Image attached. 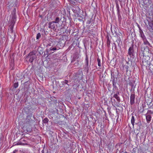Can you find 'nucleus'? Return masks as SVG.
Wrapping results in <instances>:
<instances>
[{
  "mask_svg": "<svg viewBox=\"0 0 153 153\" xmlns=\"http://www.w3.org/2000/svg\"><path fill=\"white\" fill-rule=\"evenodd\" d=\"M144 50L146 51H148L149 52V48H148L147 47H146V48H145L144 49Z\"/></svg>",
  "mask_w": 153,
  "mask_h": 153,
  "instance_id": "26",
  "label": "nucleus"
},
{
  "mask_svg": "<svg viewBox=\"0 0 153 153\" xmlns=\"http://www.w3.org/2000/svg\"><path fill=\"white\" fill-rule=\"evenodd\" d=\"M70 1H71V3L73 4H75V2L74 1H76L77 2L78 0H70Z\"/></svg>",
  "mask_w": 153,
  "mask_h": 153,
  "instance_id": "23",
  "label": "nucleus"
},
{
  "mask_svg": "<svg viewBox=\"0 0 153 153\" xmlns=\"http://www.w3.org/2000/svg\"><path fill=\"white\" fill-rule=\"evenodd\" d=\"M123 0H119V1L120 2H121Z\"/></svg>",
  "mask_w": 153,
  "mask_h": 153,
  "instance_id": "31",
  "label": "nucleus"
},
{
  "mask_svg": "<svg viewBox=\"0 0 153 153\" xmlns=\"http://www.w3.org/2000/svg\"><path fill=\"white\" fill-rule=\"evenodd\" d=\"M48 121V119L47 118H45L43 120V123H47Z\"/></svg>",
  "mask_w": 153,
  "mask_h": 153,
  "instance_id": "15",
  "label": "nucleus"
},
{
  "mask_svg": "<svg viewBox=\"0 0 153 153\" xmlns=\"http://www.w3.org/2000/svg\"><path fill=\"white\" fill-rule=\"evenodd\" d=\"M13 27H10V30H11V32H13Z\"/></svg>",
  "mask_w": 153,
  "mask_h": 153,
  "instance_id": "29",
  "label": "nucleus"
},
{
  "mask_svg": "<svg viewBox=\"0 0 153 153\" xmlns=\"http://www.w3.org/2000/svg\"><path fill=\"white\" fill-rule=\"evenodd\" d=\"M112 98H113V97H112V98H111V100H112Z\"/></svg>",
  "mask_w": 153,
  "mask_h": 153,
  "instance_id": "33",
  "label": "nucleus"
},
{
  "mask_svg": "<svg viewBox=\"0 0 153 153\" xmlns=\"http://www.w3.org/2000/svg\"><path fill=\"white\" fill-rule=\"evenodd\" d=\"M12 19H13V21H14L16 20V17L15 16V14H12Z\"/></svg>",
  "mask_w": 153,
  "mask_h": 153,
  "instance_id": "22",
  "label": "nucleus"
},
{
  "mask_svg": "<svg viewBox=\"0 0 153 153\" xmlns=\"http://www.w3.org/2000/svg\"><path fill=\"white\" fill-rule=\"evenodd\" d=\"M147 122L148 123H149L151 120V116L150 114H147L146 117Z\"/></svg>",
  "mask_w": 153,
  "mask_h": 153,
  "instance_id": "7",
  "label": "nucleus"
},
{
  "mask_svg": "<svg viewBox=\"0 0 153 153\" xmlns=\"http://www.w3.org/2000/svg\"><path fill=\"white\" fill-rule=\"evenodd\" d=\"M25 144L23 143L22 142H19L18 143H16L15 144V145H25Z\"/></svg>",
  "mask_w": 153,
  "mask_h": 153,
  "instance_id": "21",
  "label": "nucleus"
},
{
  "mask_svg": "<svg viewBox=\"0 0 153 153\" xmlns=\"http://www.w3.org/2000/svg\"><path fill=\"white\" fill-rule=\"evenodd\" d=\"M68 82V81L67 80H65V83L67 84V83Z\"/></svg>",
  "mask_w": 153,
  "mask_h": 153,
  "instance_id": "28",
  "label": "nucleus"
},
{
  "mask_svg": "<svg viewBox=\"0 0 153 153\" xmlns=\"http://www.w3.org/2000/svg\"><path fill=\"white\" fill-rule=\"evenodd\" d=\"M41 37V34L40 33H37L36 36V38L37 39H38Z\"/></svg>",
  "mask_w": 153,
  "mask_h": 153,
  "instance_id": "18",
  "label": "nucleus"
},
{
  "mask_svg": "<svg viewBox=\"0 0 153 153\" xmlns=\"http://www.w3.org/2000/svg\"><path fill=\"white\" fill-rule=\"evenodd\" d=\"M139 30L140 37L142 38V39H143L146 37L145 36L144 34L143 31L141 30V29L140 27L139 28Z\"/></svg>",
  "mask_w": 153,
  "mask_h": 153,
  "instance_id": "6",
  "label": "nucleus"
},
{
  "mask_svg": "<svg viewBox=\"0 0 153 153\" xmlns=\"http://www.w3.org/2000/svg\"><path fill=\"white\" fill-rule=\"evenodd\" d=\"M32 120L30 116H28L27 117L25 122L26 123L28 124L31 122Z\"/></svg>",
  "mask_w": 153,
  "mask_h": 153,
  "instance_id": "9",
  "label": "nucleus"
},
{
  "mask_svg": "<svg viewBox=\"0 0 153 153\" xmlns=\"http://www.w3.org/2000/svg\"><path fill=\"white\" fill-rule=\"evenodd\" d=\"M134 116H132L131 120V122L133 127H134Z\"/></svg>",
  "mask_w": 153,
  "mask_h": 153,
  "instance_id": "12",
  "label": "nucleus"
},
{
  "mask_svg": "<svg viewBox=\"0 0 153 153\" xmlns=\"http://www.w3.org/2000/svg\"><path fill=\"white\" fill-rule=\"evenodd\" d=\"M50 49L51 51H55L56 50V48L55 47L51 48Z\"/></svg>",
  "mask_w": 153,
  "mask_h": 153,
  "instance_id": "25",
  "label": "nucleus"
},
{
  "mask_svg": "<svg viewBox=\"0 0 153 153\" xmlns=\"http://www.w3.org/2000/svg\"><path fill=\"white\" fill-rule=\"evenodd\" d=\"M16 8H15L13 10V11L12 12V14H16Z\"/></svg>",
  "mask_w": 153,
  "mask_h": 153,
  "instance_id": "24",
  "label": "nucleus"
},
{
  "mask_svg": "<svg viewBox=\"0 0 153 153\" xmlns=\"http://www.w3.org/2000/svg\"><path fill=\"white\" fill-rule=\"evenodd\" d=\"M143 41L145 45H147L149 46L150 45V44L148 41L147 40L146 37L143 39Z\"/></svg>",
  "mask_w": 153,
  "mask_h": 153,
  "instance_id": "8",
  "label": "nucleus"
},
{
  "mask_svg": "<svg viewBox=\"0 0 153 153\" xmlns=\"http://www.w3.org/2000/svg\"><path fill=\"white\" fill-rule=\"evenodd\" d=\"M149 25L151 29L152 30H153V24L152 22H149Z\"/></svg>",
  "mask_w": 153,
  "mask_h": 153,
  "instance_id": "14",
  "label": "nucleus"
},
{
  "mask_svg": "<svg viewBox=\"0 0 153 153\" xmlns=\"http://www.w3.org/2000/svg\"><path fill=\"white\" fill-rule=\"evenodd\" d=\"M85 65L86 67L88 68V58L87 56L86 58L85 59Z\"/></svg>",
  "mask_w": 153,
  "mask_h": 153,
  "instance_id": "13",
  "label": "nucleus"
},
{
  "mask_svg": "<svg viewBox=\"0 0 153 153\" xmlns=\"http://www.w3.org/2000/svg\"><path fill=\"white\" fill-rule=\"evenodd\" d=\"M117 100L118 102H120V97L118 96L117 94H115L114 95V97Z\"/></svg>",
  "mask_w": 153,
  "mask_h": 153,
  "instance_id": "10",
  "label": "nucleus"
},
{
  "mask_svg": "<svg viewBox=\"0 0 153 153\" xmlns=\"http://www.w3.org/2000/svg\"><path fill=\"white\" fill-rule=\"evenodd\" d=\"M153 114V111H152L151 110H149L148 111L146 114H150L151 115V114Z\"/></svg>",
  "mask_w": 153,
  "mask_h": 153,
  "instance_id": "17",
  "label": "nucleus"
},
{
  "mask_svg": "<svg viewBox=\"0 0 153 153\" xmlns=\"http://www.w3.org/2000/svg\"><path fill=\"white\" fill-rule=\"evenodd\" d=\"M24 77V76L23 75L22 76H21V77H20V79H22L23 78V77Z\"/></svg>",
  "mask_w": 153,
  "mask_h": 153,
  "instance_id": "30",
  "label": "nucleus"
},
{
  "mask_svg": "<svg viewBox=\"0 0 153 153\" xmlns=\"http://www.w3.org/2000/svg\"><path fill=\"white\" fill-rule=\"evenodd\" d=\"M61 18L59 17H56L54 21H53L55 23L59 24L60 22L61 21Z\"/></svg>",
  "mask_w": 153,
  "mask_h": 153,
  "instance_id": "5",
  "label": "nucleus"
},
{
  "mask_svg": "<svg viewBox=\"0 0 153 153\" xmlns=\"http://www.w3.org/2000/svg\"><path fill=\"white\" fill-rule=\"evenodd\" d=\"M13 86L14 88H17L18 86V82L15 83L13 85Z\"/></svg>",
  "mask_w": 153,
  "mask_h": 153,
  "instance_id": "20",
  "label": "nucleus"
},
{
  "mask_svg": "<svg viewBox=\"0 0 153 153\" xmlns=\"http://www.w3.org/2000/svg\"><path fill=\"white\" fill-rule=\"evenodd\" d=\"M149 67L150 70L151 71L152 70H153V65H152L151 64H149Z\"/></svg>",
  "mask_w": 153,
  "mask_h": 153,
  "instance_id": "19",
  "label": "nucleus"
},
{
  "mask_svg": "<svg viewBox=\"0 0 153 153\" xmlns=\"http://www.w3.org/2000/svg\"><path fill=\"white\" fill-rule=\"evenodd\" d=\"M27 57L29 58V61L30 63H32L33 62V60L36 58V55H29Z\"/></svg>",
  "mask_w": 153,
  "mask_h": 153,
  "instance_id": "2",
  "label": "nucleus"
},
{
  "mask_svg": "<svg viewBox=\"0 0 153 153\" xmlns=\"http://www.w3.org/2000/svg\"><path fill=\"white\" fill-rule=\"evenodd\" d=\"M18 151V150H16V149H15V150L13 152V153H16V152H17Z\"/></svg>",
  "mask_w": 153,
  "mask_h": 153,
  "instance_id": "27",
  "label": "nucleus"
},
{
  "mask_svg": "<svg viewBox=\"0 0 153 153\" xmlns=\"http://www.w3.org/2000/svg\"><path fill=\"white\" fill-rule=\"evenodd\" d=\"M55 23L53 21L49 22L48 24V27L49 28L54 29L55 27Z\"/></svg>",
  "mask_w": 153,
  "mask_h": 153,
  "instance_id": "4",
  "label": "nucleus"
},
{
  "mask_svg": "<svg viewBox=\"0 0 153 153\" xmlns=\"http://www.w3.org/2000/svg\"><path fill=\"white\" fill-rule=\"evenodd\" d=\"M135 98V96L134 94H131L130 100V104L131 105H132L134 103V100Z\"/></svg>",
  "mask_w": 153,
  "mask_h": 153,
  "instance_id": "3",
  "label": "nucleus"
},
{
  "mask_svg": "<svg viewBox=\"0 0 153 153\" xmlns=\"http://www.w3.org/2000/svg\"><path fill=\"white\" fill-rule=\"evenodd\" d=\"M152 22H153V20L152 21Z\"/></svg>",
  "mask_w": 153,
  "mask_h": 153,
  "instance_id": "34",
  "label": "nucleus"
},
{
  "mask_svg": "<svg viewBox=\"0 0 153 153\" xmlns=\"http://www.w3.org/2000/svg\"><path fill=\"white\" fill-rule=\"evenodd\" d=\"M30 153L29 152V153Z\"/></svg>",
  "mask_w": 153,
  "mask_h": 153,
  "instance_id": "35",
  "label": "nucleus"
},
{
  "mask_svg": "<svg viewBox=\"0 0 153 153\" xmlns=\"http://www.w3.org/2000/svg\"><path fill=\"white\" fill-rule=\"evenodd\" d=\"M97 61L98 62V66L99 67H100L101 66L100 59L99 58H98L97 59Z\"/></svg>",
  "mask_w": 153,
  "mask_h": 153,
  "instance_id": "16",
  "label": "nucleus"
},
{
  "mask_svg": "<svg viewBox=\"0 0 153 153\" xmlns=\"http://www.w3.org/2000/svg\"><path fill=\"white\" fill-rule=\"evenodd\" d=\"M113 85H114V82H113Z\"/></svg>",
  "mask_w": 153,
  "mask_h": 153,
  "instance_id": "32",
  "label": "nucleus"
},
{
  "mask_svg": "<svg viewBox=\"0 0 153 153\" xmlns=\"http://www.w3.org/2000/svg\"><path fill=\"white\" fill-rule=\"evenodd\" d=\"M36 53L37 51H36L33 50L29 53V55H36Z\"/></svg>",
  "mask_w": 153,
  "mask_h": 153,
  "instance_id": "11",
  "label": "nucleus"
},
{
  "mask_svg": "<svg viewBox=\"0 0 153 153\" xmlns=\"http://www.w3.org/2000/svg\"><path fill=\"white\" fill-rule=\"evenodd\" d=\"M134 45H132L130 47L128 50V54L131 57L133 56L134 53Z\"/></svg>",
  "mask_w": 153,
  "mask_h": 153,
  "instance_id": "1",
  "label": "nucleus"
}]
</instances>
